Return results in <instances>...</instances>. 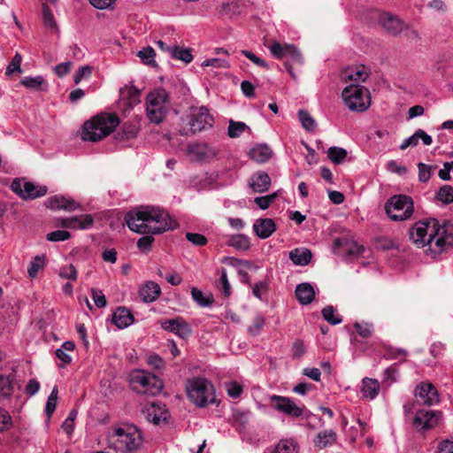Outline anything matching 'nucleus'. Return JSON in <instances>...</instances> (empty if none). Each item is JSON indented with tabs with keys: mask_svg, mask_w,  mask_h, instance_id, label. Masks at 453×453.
Instances as JSON below:
<instances>
[{
	"mask_svg": "<svg viewBox=\"0 0 453 453\" xmlns=\"http://www.w3.org/2000/svg\"><path fill=\"white\" fill-rule=\"evenodd\" d=\"M241 54L245 56L247 58H249L256 65L265 68V69L269 68L268 64L263 58L256 56L252 51L247 50H241Z\"/></svg>",
	"mask_w": 453,
	"mask_h": 453,
	"instance_id": "obj_58",
	"label": "nucleus"
},
{
	"mask_svg": "<svg viewBox=\"0 0 453 453\" xmlns=\"http://www.w3.org/2000/svg\"><path fill=\"white\" fill-rule=\"evenodd\" d=\"M142 432L132 424H121L112 427L107 435L108 448L118 453H134L142 445Z\"/></svg>",
	"mask_w": 453,
	"mask_h": 453,
	"instance_id": "obj_3",
	"label": "nucleus"
},
{
	"mask_svg": "<svg viewBox=\"0 0 453 453\" xmlns=\"http://www.w3.org/2000/svg\"><path fill=\"white\" fill-rule=\"evenodd\" d=\"M269 401L274 410L291 418H299L303 415V409L289 397L273 395L269 397Z\"/></svg>",
	"mask_w": 453,
	"mask_h": 453,
	"instance_id": "obj_14",
	"label": "nucleus"
},
{
	"mask_svg": "<svg viewBox=\"0 0 453 453\" xmlns=\"http://www.w3.org/2000/svg\"><path fill=\"white\" fill-rule=\"evenodd\" d=\"M91 73L92 68L89 65L81 66L73 75L74 83L79 84L83 78L90 76Z\"/></svg>",
	"mask_w": 453,
	"mask_h": 453,
	"instance_id": "obj_62",
	"label": "nucleus"
},
{
	"mask_svg": "<svg viewBox=\"0 0 453 453\" xmlns=\"http://www.w3.org/2000/svg\"><path fill=\"white\" fill-rule=\"evenodd\" d=\"M250 156L257 163H265L271 157L272 150L265 144H258L250 150Z\"/></svg>",
	"mask_w": 453,
	"mask_h": 453,
	"instance_id": "obj_32",
	"label": "nucleus"
},
{
	"mask_svg": "<svg viewBox=\"0 0 453 453\" xmlns=\"http://www.w3.org/2000/svg\"><path fill=\"white\" fill-rule=\"evenodd\" d=\"M289 259L295 265H307L312 257V253L306 248H296L289 251Z\"/></svg>",
	"mask_w": 453,
	"mask_h": 453,
	"instance_id": "obj_27",
	"label": "nucleus"
},
{
	"mask_svg": "<svg viewBox=\"0 0 453 453\" xmlns=\"http://www.w3.org/2000/svg\"><path fill=\"white\" fill-rule=\"evenodd\" d=\"M288 51L287 54V58L296 64L302 65L303 64V57L299 50L293 44H290V47L288 48Z\"/></svg>",
	"mask_w": 453,
	"mask_h": 453,
	"instance_id": "obj_60",
	"label": "nucleus"
},
{
	"mask_svg": "<svg viewBox=\"0 0 453 453\" xmlns=\"http://www.w3.org/2000/svg\"><path fill=\"white\" fill-rule=\"evenodd\" d=\"M438 423V417L433 411L420 410L416 412L413 425L418 430L430 429Z\"/></svg>",
	"mask_w": 453,
	"mask_h": 453,
	"instance_id": "obj_18",
	"label": "nucleus"
},
{
	"mask_svg": "<svg viewBox=\"0 0 453 453\" xmlns=\"http://www.w3.org/2000/svg\"><path fill=\"white\" fill-rule=\"evenodd\" d=\"M45 204L51 210H64L66 211H73L80 208V203L71 197L56 195L49 197L45 201Z\"/></svg>",
	"mask_w": 453,
	"mask_h": 453,
	"instance_id": "obj_16",
	"label": "nucleus"
},
{
	"mask_svg": "<svg viewBox=\"0 0 453 453\" xmlns=\"http://www.w3.org/2000/svg\"><path fill=\"white\" fill-rule=\"evenodd\" d=\"M298 445L294 440H281L275 446L273 453H297Z\"/></svg>",
	"mask_w": 453,
	"mask_h": 453,
	"instance_id": "obj_37",
	"label": "nucleus"
},
{
	"mask_svg": "<svg viewBox=\"0 0 453 453\" xmlns=\"http://www.w3.org/2000/svg\"><path fill=\"white\" fill-rule=\"evenodd\" d=\"M288 47H290V44H288V43L281 44L278 42H273L269 46V50L273 57L280 59L283 58H287V54L288 51V49L287 50V48H288Z\"/></svg>",
	"mask_w": 453,
	"mask_h": 453,
	"instance_id": "obj_45",
	"label": "nucleus"
},
{
	"mask_svg": "<svg viewBox=\"0 0 453 453\" xmlns=\"http://www.w3.org/2000/svg\"><path fill=\"white\" fill-rule=\"evenodd\" d=\"M410 239L418 248L427 247L426 252L439 255L453 246V224L440 225L434 219L416 222L409 232Z\"/></svg>",
	"mask_w": 453,
	"mask_h": 453,
	"instance_id": "obj_2",
	"label": "nucleus"
},
{
	"mask_svg": "<svg viewBox=\"0 0 453 453\" xmlns=\"http://www.w3.org/2000/svg\"><path fill=\"white\" fill-rule=\"evenodd\" d=\"M415 395L419 397L422 403L426 405H433L439 402L438 392L431 383H421L417 386Z\"/></svg>",
	"mask_w": 453,
	"mask_h": 453,
	"instance_id": "obj_20",
	"label": "nucleus"
},
{
	"mask_svg": "<svg viewBox=\"0 0 453 453\" xmlns=\"http://www.w3.org/2000/svg\"><path fill=\"white\" fill-rule=\"evenodd\" d=\"M298 118H299V120L302 123L303 127L305 130L311 132V131H313L315 129L316 122H315V120L312 119V117L311 116V114L307 111L300 110L298 111Z\"/></svg>",
	"mask_w": 453,
	"mask_h": 453,
	"instance_id": "obj_44",
	"label": "nucleus"
},
{
	"mask_svg": "<svg viewBox=\"0 0 453 453\" xmlns=\"http://www.w3.org/2000/svg\"><path fill=\"white\" fill-rule=\"evenodd\" d=\"M369 73V69L363 65H352L348 66L342 73V79L346 82L349 81L358 84L359 82H364L368 78Z\"/></svg>",
	"mask_w": 453,
	"mask_h": 453,
	"instance_id": "obj_17",
	"label": "nucleus"
},
{
	"mask_svg": "<svg viewBox=\"0 0 453 453\" xmlns=\"http://www.w3.org/2000/svg\"><path fill=\"white\" fill-rule=\"evenodd\" d=\"M134 321V315L126 307H119L111 315V322L119 329L128 327Z\"/></svg>",
	"mask_w": 453,
	"mask_h": 453,
	"instance_id": "obj_23",
	"label": "nucleus"
},
{
	"mask_svg": "<svg viewBox=\"0 0 453 453\" xmlns=\"http://www.w3.org/2000/svg\"><path fill=\"white\" fill-rule=\"evenodd\" d=\"M12 426V417L4 409L0 408V433Z\"/></svg>",
	"mask_w": 453,
	"mask_h": 453,
	"instance_id": "obj_63",
	"label": "nucleus"
},
{
	"mask_svg": "<svg viewBox=\"0 0 453 453\" xmlns=\"http://www.w3.org/2000/svg\"><path fill=\"white\" fill-rule=\"evenodd\" d=\"M128 228L134 233L147 234L138 239L137 248L142 252L150 250L154 242L151 234H159L173 229V220L169 213L150 205L139 206L125 216Z\"/></svg>",
	"mask_w": 453,
	"mask_h": 453,
	"instance_id": "obj_1",
	"label": "nucleus"
},
{
	"mask_svg": "<svg viewBox=\"0 0 453 453\" xmlns=\"http://www.w3.org/2000/svg\"><path fill=\"white\" fill-rule=\"evenodd\" d=\"M117 115L101 113L84 123L82 127V139L97 142L110 134L119 125Z\"/></svg>",
	"mask_w": 453,
	"mask_h": 453,
	"instance_id": "obj_4",
	"label": "nucleus"
},
{
	"mask_svg": "<svg viewBox=\"0 0 453 453\" xmlns=\"http://www.w3.org/2000/svg\"><path fill=\"white\" fill-rule=\"evenodd\" d=\"M418 180L421 182H427L431 178L432 171L435 169V166L427 165L424 163L418 164Z\"/></svg>",
	"mask_w": 453,
	"mask_h": 453,
	"instance_id": "obj_53",
	"label": "nucleus"
},
{
	"mask_svg": "<svg viewBox=\"0 0 453 453\" xmlns=\"http://www.w3.org/2000/svg\"><path fill=\"white\" fill-rule=\"evenodd\" d=\"M276 230V225L272 219H257L253 224V231L261 239L270 237Z\"/></svg>",
	"mask_w": 453,
	"mask_h": 453,
	"instance_id": "obj_22",
	"label": "nucleus"
},
{
	"mask_svg": "<svg viewBox=\"0 0 453 453\" xmlns=\"http://www.w3.org/2000/svg\"><path fill=\"white\" fill-rule=\"evenodd\" d=\"M91 296H92V299H93L95 304L98 308H103V307L106 306V304H107L106 298H105L104 293L100 289L93 288L91 290Z\"/></svg>",
	"mask_w": 453,
	"mask_h": 453,
	"instance_id": "obj_61",
	"label": "nucleus"
},
{
	"mask_svg": "<svg viewBox=\"0 0 453 453\" xmlns=\"http://www.w3.org/2000/svg\"><path fill=\"white\" fill-rule=\"evenodd\" d=\"M93 223L94 218L90 214L63 218L60 220L61 226L70 229H88L93 226Z\"/></svg>",
	"mask_w": 453,
	"mask_h": 453,
	"instance_id": "obj_19",
	"label": "nucleus"
},
{
	"mask_svg": "<svg viewBox=\"0 0 453 453\" xmlns=\"http://www.w3.org/2000/svg\"><path fill=\"white\" fill-rule=\"evenodd\" d=\"M45 257L43 255L35 256L30 262L27 267V273L29 277L35 278L38 274L39 271L44 267Z\"/></svg>",
	"mask_w": 453,
	"mask_h": 453,
	"instance_id": "obj_42",
	"label": "nucleus"
},
{
	"mask_svg": "<svg viewBox=\"0 0 453 453\" xmlns=\"http://www.w3.org/2000/svg\"><path fill=\"white\" fill-rule=\"evenodd\" d=\"M58 275L62 279L75 280L77 279L78 273L75 266L70 264L61 266L59 268Z\"/></svg>",
	"mask_w": 453,
	"mask_h": 453,
	"instance_id": "obj_52",
	"label": "nucleus"
},
{
	"mask_svg": "<svg viewBox=\"0 0 453 453\" xmlns=\"http://www.w3.org/2000/svg\"><path fill=\"white\" fill-rule=\"evenodd\" d=\"M71 237V234L66 230H56L47 234L46 239L49 242H63Z\"/></svg>",
	"mask_w": 453,
	"mask_h": 453,
	"instance_id": "obj_56",
	"label": "nucleus"
},
{
	"mask_svg": "<svg viewBox=\"0 0 453 453\" xmlns=\"http://www.w3.org/2000/svg\"><path fill=\"white\" fill-rule=\"evenodd\" d=\"M191 296L193 300L201 307H209L213 303V298L211 296H204L203 293L196 288H191Z\"/></svg>",
	"mask_w": 453,
	"mask_h": 453,
	"instance_id": "obj_41",
	"label": "nucleus"
},
{
	"mask_svg": "<svg viewBox=\"0 0 453 453\" xmlns=\"http://www.w3.org/2000/svg\"><path fill=\"white\" fill-rule=\"evenodd\" d=\"M143 413L148 421L154 424H159L162 420H165L167 418L165 406L156 401L148 403L143 410Z\"/></svg>",
	"mask_w": 453,
	"mask_h": 453,
	"instance_id": "obj_21",
	"label": "nucleus"
},
{
	"mask_svg": "<svg viewBox=\"0 0 453 453\" xmlns=\"http://www.w3.org/2000/svg\"><path fill=\"white\" fill-rule=\"evenodd\" d=\"M11 188L22 199H35L47 193L45 186L35 185L25 179H15L11 184Z\"/></svg>",
	"mask_w": 453,
	"mask_h": 453,
	"instance_id": "obj_12",
	"label": "nucleus"
},
{
	"mask_svg": "<svg viewBox=\"0 0 453 453\" xmlns=\"http://www.w3.org/2000/svg\"><path fill=\"white\" fill-rule=\"evenodd\" d=\"M271 185V178L265 172L254 173L250 180V186L254 192L263 193L268 190Z\"/></svg>",
	"mask_w": 453,
	"mask_h": 453,
	"instance_id": "obj_25",
	"label": "nucleus"
},
{
	"mask_svg": "<svg viewBox=\"0 0 453 453\" xmlns=\"http://www.w3.org/2000/svg\"><path fill=\"white\" fill-rule=\"evenodd\" d=\"M137 57L141 61L149 66L157 67V62L155 60L156 52L150 46L145 47L137 52Z\"/></svg>",
	"mask_w": 453,
	"mask_h": 453,
	"instance_id": "obj_35",
	"label": "nucleus"
},
{
	"mask_svg": "<svg viewBox=\"0 0 453 453\" xmlns=\"http://www.w3.org/2000/svg\"><path fill=\"white\" fill-rule=\"evenodd\" d=\"M170 57L177 60H181L186 64L190 63L193 59V56L188 49L180 48L176 45L172 46Z\"/></svg>",
	"mask_w": 453,
	"mask_h": 453,
	"instance_id": "obj_38",
	"label": "nucleus"
},
{
	"mask_svg": "<svg viewBox=\"0 0 453 453\" xmlns=\"http://www.w3.org/2000/svg\"><path fill=\"white\" fill-rule=\"evenodd\" d=\"M160 326L164 330L171 332L181 339H188L192 334L190 326L181 317L161 320Z\"/></svg>",
	"mask_w": 453,
	"mask_h": 453,
	"instance_id": "obj_15",
	"label": "nucleus"
},
{
	"mask_svg": "<svg viewBox=\"0 0 453 453\" xmlns=\"http://www.w3.org/2000/svg\"><path fill=\"white\" fill-rule=\"evenodd\" d=\"M187 153L196 162H209L217 156L218 150L206 142H196L188 145Z\"/></svg>",
	"mask_w": 453,
	"mask_h": 453,
	"instance_id": "obj_13",
	"label": "nucleus"
},
{
	"mask_svg": "<svg viewBox=\"0 0 453 453\" xmlns=\"http://www.w3.org/2000/svg\"><path fill=\"white\" fill-rule=\"evenodd\" d=\"M182 122L180 134L189 135L212 127L214 118L207 107L200 106L193 108L190 113L182 119Z\"/></svg>",
	"mask_w": 453,
	"mask_h": 453,
	"instance_id": "obj_6",
	"label": "nucleus"
},
{
	"mask_svg": "<svg viewBox=\"0 0 453 453\" xmlns=\"http://www.w3.org/2000/svg\"><path fill=\"white\" fill-rule=\"evenodd\" d=\"M355 328L358 334L364 338L370 337L372 334V326L368 323H356Z\"/></svg>",
	"mask_w": 453,
	"mask_h": 453,
	"instance_id": "obj_64",
	"label": "nucleus"
},
{
	"mask_svg": "<svg viewBox=\"0 0 453 453\" xmlns=\"http://www.w3.org/2000/svg\"><path fill=\"white\" fill-rule=\"evenodd\" d=\"M20 83L24 87L34 90H42V86L46 84L44 78L41 75L35 77H25L22 79Z\"/></svg>",
	"mask_w": 453,
	"mask_h": 453,
	"instance_id": "obj_40",
	"label": "nucleus"
},
{
	"mask_svg": "<svg viewBox=\"0 0 453 453\" xmlns=\"http://www.w3.org/2000/svg\"><path fill=\"white\" fill-rule=\"evenodd\" d=\"M22 61V57L19 53H16L11 61V63L6 67L5 75L11 76L13 73L18 72L21 73L20 64Z\"/></svg>",
	"mask_w": 453,
	"mask_h": 453,
	"instance_id": "obj_54",
	"label": "nucleus"
},
{
	"mask_svg": "<svg viewBox=\"0 0 453 453\" xmlns=\"http://www.w3.org/2000/svg\"><path fill=\"white\" fill-rule=\"evenodd\" d=\"M277 193H272L264 196H257L254 202L261 210H266L276 199Z\"/></svg>",
	"mask_w": 453,
	"mask_h": 453,
	"instance_id": "obj_55",
	"label": "nucleus"
},
{
	"mask_svg": "<svg viewBox=\"0 0 453 453\" xmlns=\"http://www.w3.org/2000/svg\"><path fill=\"white\" fill-rule=\"evenodd\" d=\"M336 439L337 435L334 430H324L318 434L314 441V443L316 447L319 449H324L334 444Z\"/></svg>",
	"mask_w": 453,
	"mask_h": 453,
	"instance_id": "obj_31",
	"label": "nucleus"
},
{
	"mask_svg": "<svg viewBox=\"0 0 453 453\" xmlns=\"http://www.w3.org/2000/svg\"><path fill=\"white\" fill-rule=\"evenodd\" d=\"M388 217L394 221H404L411 218L414 212V202L406 195H395L385 203Z\"/></svg>",
	"mask_w": 453,
	"mask_h": 453,
	"instance_id": "obj_9",
	"label": "nucleus"
},
{
	"mask_svg": "<svg viewBox=\"0 0 453 453\" xmlns=\"http://www.w3.org/2000/svg\"><path fill=\"white\" fill-rule=\"evenodd\" d=\"M14 376L0 374V402L10 399L14 392Z\"/></svg>",
	"mask_w": 453,
	"mask_h": 453,
	"instance_id": "obj_29",
	"label": "nucleus"
},
{
	"mask_svg": "<svg viewBox=\"0 0 453 453\" xmlns=\"http://www.w3.org/2000/svg\"><path fill=\"white\" fill-rule=\"evenodd\" d=\"M295 294L298 302L304 305L310 304L315 297V290L308 282L298 284L296 288Z\"/></svg>",
	"mask_w": 453,
	"mask_h": 453,
	"instance_id": "obj_26",
	"label": "nucleus"
},
{
	"mask_svg": "<svg viewBox=\"0 0 453 453\" xmlns=\"http://www.w3.org/2000/svg\"><path fill=\"white\" fill-rule=\"evenodd\" d=\"M347 157V151L344 149L332 147L328 150V157L335 164L342 163Z\"/></svg>",
	"mask_w": 453,
	"mask_h": 453,
	"instance_id": "obj_51",
	"label": "nucleus"
},
{
	"mask_svg": "<svg viewBox=\"0 0 453 453\" xmlns=\"http://www.w3.org/2000/svg\"><path fill=\"white\" fill-rule=\"evenodd\" d=\"M245 130H250V127L245 123L230 120L227 134L231 138H237L241 136Z\"/></svg>",
	"mask_w": 453,
	"mask_h": 453,
	"instance_id": "obj_43",
	"label": "nucleus"
},
{
	"mask_svg": "<svg viewBox=\"0 0 453 453\" xmlns=\"http://www.w3.org/2000/svg\"><path fill=\"white\" fill-rule=\"evenodd\" d=\"M201 65L203 67L211 66L213 68L227 69L230 67V63L227 58H211L204 60Z\"/></svg>",
	"mask_w": 453,
	"mask_h": 453,
	"instance_id": "obj_46",
	"label": "nucleus"
},
{
	"mask_svg": "<svg viewBox=\"0 0 453 453\" xmlns=\"http://www.w3.org/2000/svg\"><path fill=\"white\" fill-rule=\"evenodd\" d=\"M265 323V318L262 313H257L253 318L251 324L248 326L247 332L251 336L260 334Z\"/></svg>",
	"mask_w": 453,
	"mask_h": 453,
	"instance_id": "obj_36",
	"label": "nucleus"
},
{
	"mask_svg": "<svg viewBox=\"0 0 453 453\" xmlns=\"http://www.w3.org/2000/svg\"><path fill=\"white\" fill-rule=\"evenodd\" d=\"M121 99L132 109L140 103V91L134 86H126L120 89Z\"/></svg>",
	"mask_w": 453,
	"mask_h": 453,
	"instance_id": "obj_30",
	"label": "nucleus"
},
{
	"mask_svg": "<svg viewBox=\"0 0 453 453\" xmlns=\"http://www.w3.org/2000/svg\"><path fill=\"white\" fill-rule=\"evenodd\" d=\"M322 315L325 320L332 325H338L342 323L341 317L335 313L333 306H326L322 310Z\"/></svg>",
	"mask_w": 453,
	"mask_h": 453,
	"instance_id": "obj_48",
	"label": "nucleus"
},
{
	"mask_svg": "<svg viewBox=\"0 0 453 453\" xmlns=\"http://www.w3.org/2000/svg\"><path fill=\"white\" fill-rule=\"evenodd\" d=\"M58 387L55 386L46 402L45 411L48 417H50L56 410L58 401Z\"/></svg>",
	"mask_w": 453,
	"mask_h": 453,
	"instance_id": "obj_47",
	"label": "nucleus"
},
{
	"mask_svg": "<svg viewBox=\"0 0 453 453\" xmlns=\"http://www.w3.org/2000/svg\"><path fill=\"white\" fill-rule=\"evenodd\" d=\"M378 21L385 31L393 35H397L403 31H408L410 37H418V34L415 30L410 29L408 24L404 23L398 16L390 12H381L378 17Z\"/></svg>",
	"mask_w": 453,
	"mask_h": 453,
	"instance_id": "obj_11",
	"label": "nucleus"
},
{
	"mask_svg": "<svg viewBox=\"0 0 453 453\" xmlns=\"http://www.w3.org/2000/svg\"><path fill=\"white\" fill-rule=\"evenodd\" d=\"M399 370L395 364L388 366L383 372L382 387L389 388L398 380Z\"/></svg>",
	"mask_w": 453,
	"mask_h": 453,
	"instance_id": "obj_34",
	"label": "nucleus"
},
{
	"mask_svg": "<svg viewBox=\"0 0 453 453\" xmlns=\"http://www.w3.org/2000/svg\"><path fill=\"white\" fill-rule=\"evenodd\" d=\"M168 94L164 88H157L146 98V114L150 122L159 124L168 112Z\"/></svg>",
	"mask_w": 453,
	"mask_h": 453,
	"instance_id": "obj_8",
	"label": "nucleus"
},
{
	"mask_svg": "<svg viewBox=\"0 0 453 453\" xmlns=\"http://www.w3.org/2000/svg\"><path fill=\"white\" fill-rule=\"evenodd\" d=\"M228 245L237 250H248L250 248V238L242 234H234L228 240Z\"/></svg>",
	"mask_w": 453,
	"mask_h": 453,
	"instance_id": "obj_33",
	"label": "nucleus"
},
{
	"mask_svg": "<svg viewBox=\"0 0 453 453\" xmlns=\"http://www.w3.org/2000/svg\"><path fill=\"white\" fill-rule=\"evenodd\" d=\"M188 398L196 406L204 407L216 402L214 386L206 379L195 377L186 383Z\"/></svg>",
	"mask_w": 453,
	"mask_h": 453,
	"instance_id": "obj_5",
	"label": "nucleus"
},
{
	"mask_svg": "<svg viewBox=\"0 0 453 453\" xmlns=\"http://www.w3.org/2000/svg\"><path fill=\"white\" fill-rule=\"evenodd\" d=\"M129 381L133 390L139 394L157 395L163 389L161 379L144 370L133 371L129 375Z\"/></svg>",
	"mask_w": 453,
	"mask_h": 453,
	"instance_id": "obj_7",
	"label": "nucleus"
},
{
	"mask_svg": "<svg viewBox=\"0 0 453 453\" xmlns=\"http://www.w3.org/2000/svg\"><path fill=\"white\" fill-rule=\"evenodd\" d=\"M437 198L443 203H453V187L449 185L442 186L437 193Z\"/></svg>",
	"mask_w": 453,
	"mask_h": 453,
	"instance_id": "obj_49",
	"label": "nucleus"
},
{
	"mask_svg": "<svg viewBox=\"0 0 453 453\" xmlns=\"http://www.w3.org/2000/svg\"><path fill=\"white\" fill-rule=\"evenodd\" d=\"M161 289L157 283L154 281L147 282L139 291L140 296L146 303L155 301L160 295Z\"/></svg>",
	"mask_w": 453,
	"mask_h": 453,
	"instance_id": "obj_28",
	"label": "nucleus"
},
{
	"mask_svg": "<svg viewBox=\"0 0 453 453\" xmlns=\"http://www.w3.org/2000/svg\"><path fill=\"white\" fill-rule=\"evenodd\" d=\"M219 288L226 297H228L231 295V286L225 268H222L221 270Z\"/></svg>",
	"mask_w": 453,
	"mask_h": 453,
	"instance_id": "obj_57",
	"label": "nucleus"
},
{
	"mask_svg": "<svg viewBox=\"0 0 453 453\" xmlns=\"http://www.w3.org/2000/svg\"><path fill=\"white\" fill-rule=\"evenodd\" d=\"M346 106L354 111H365L371 104L369 90L359 85L351 83L342 93Z\"/></svg>",
	"mask_w": 453,
	"mask_h": 453,
	"instance_id": "obj_10",
	"label": "nucleus"
},
{
	"mask_svg": "<svg viewBox=\"0 0 453 453\" xmlns=\"http://www.w3.org/2000/svg\"><path fill=\"white\" fill-rule=\"evenodd\" d=\"M186 238L188 242L196 246H204L207 243V238L197 233H187Z\"/></svg>",
	"mask_w": 453,
	"mask_h": 453,
	"instance_id": "obj_59",
	"label": "nucleus"
},
{
	"mask_svg": "<svg viewBox=\"0 0 453 453\" xmlns=\"http://www.w3.org/2000/svg\"><path fill=\"white\" fill-rule=\"evenodd\" d=\"M360 390L363 398L373 400L380 393V384L376 379L365 377L361 381Z\"/></svg>",
	"mask_w": 453,
	"mask_h": 453,
	"instance_id": "obj_24",
	"label": "nucleus"
},
{
	"mask_svg": "<svg viewBox=\"0 0 453 453\" xmlns=\"http://www.w3.org/2000/svg\"><path fill=\"white\" fill-rule=\"evenodd\" d=\"M42 20L45 27L51 32L58 31V26L50 7L46 4H42Z\"/></svg>",
	"mask_w": 453,
	"mask_h": 453,
	"instance_id": "obj_39",
	"label": "nucleus"
},
{
	"mask_svg": "<svg viewBox=\"0 0 453 453\" xmlns=\"http://www.w3.org/2000/svg\"><path fill=\"white\" fill-rule=\"evenodd\" d=\"M225 388L229 397L238 398L242 393V386L237 381H228L225 383Z\"/></svg>",
	"mask_w": 453,
	"mask_h": 453,
	"instance_id": "obj_50",
	"label": "nucleus"
}]
</instances>
